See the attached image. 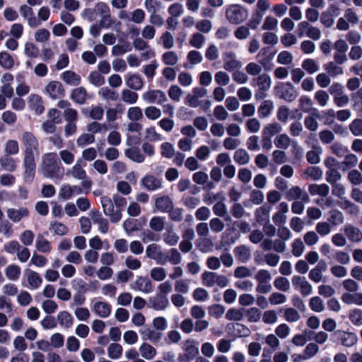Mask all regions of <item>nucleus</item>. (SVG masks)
Wrapping results in <instances>:
<instances>
[{"label": "nucleus", "mask_w": 362, "mask_h": 362, "mask_svg": "<svg viewBox=\"0 0 362 362\" xmlns=\"http://www.w3.org/2000/svg\"><path fill=\"white\" fill-rule=\"evenodd\" d=\"M59 164L56 153L45 154L42 165L44 175L49 178L58 177L59 169H64Z\"/></svg>", "instance_id": "obj_1"}, {"label": "nucleus", "mask_w": 362, "mask_h": 362, "mask_svg": "<svg viewBox=\"0 0 362 362\" xmlns=\"http://www.w3.org/2000/svg\"><path fill=\"white\" fill-rule=\"evenodd\" d=\"M226 16L231 24L238 25L247 19L248 11L241 5L232 4L226 9Z\"/></svg>", "instance_id": "obj_2"}, {"label": "nucleus", "mask_w": 362, "mask_h": 362, "mask_svg": "<svg viewBox=\"0 0 362 362\" xmlns=\"http://www.w3.org/2000/svg\"><path fill=\"white\" fill-rule=\"evenodd\" d=\"M276 97L291 103L294 101L298 95L296 90L291 83H279L274 88Z\"/></svg>", "instance_id": "obj_3"}, {"label": "nucleus", "mask_w": 362, "mask_h": 362, "mask_svg": "<svg viewBox=\"0 0 362 362\" xmlns=\"http://www.w3.org/2000/svg\"><path fill=\"white\" fill-rule=\"evenodd\" d=\"M22 142L25 146L24 158H35V153L38 152L39 143L34 134L30 132H23Z\"/></svg>", "instance_id": "obj_4"}, {"label": "nucleus", "mask_w": 362, "mask_h": 362, "mask_svg": "<svg viewBox=\"0 0 362 362\" xmlns=\"http://www.w3.org/2000/svg\"><path fill=\"white\" fill-rule=\"evenodd\" d=\"M100 202L104 214L110 217L112 223H117L121 220L122 212L120 210H114L113 199L107 196H104L100 198Z\"/></svg>", "instance_id": "obj_5"}, {"label": "nucleus", "mask_w": 362, "mask_h": 362, "mask_svg": "<svg viewBox=\"0 0 362 362\" xmlns=\"http://www.w3.org/2000/svg\"><path fill=\"white\" fill-rule=\"evenodd\" d=\"M23 166L25 169L23 173L24 181L26 183H32L34 180L36 170L35 158H24Z\"/></svg>", "instance_id": "obj_6"}, {"label": "nucleus", "mask_w": 362, "mask_h": 362, "mask_svg": "<svg viewBox=\"0 0 362 362\" xmlns=\"http://www.w3.org/2000/svg\"><path fill=\"white\" fill-rule=\"evenodd\" d=\"M333 336L341 341V344L346 347H351L357 342V336L354 332H346L343 330H336Z\"/></svg>", "instance_id": "obj_7"}, {"label": "nucleus", "mask_w": 362, "mask_h": 362, "mask_svg": "<svg viewBox=\"0 0 362 362\" xmlns=\"http://www.w3.org/2000/svg\"><path fill=\"white\" fill-rule=\"evenodd\" d=\"M141 185L148 191H155L162 187V180L153 175H146L141 180Z\"/></svg>", "instance_id": "obj_8"}, {"label": "nucleus", "mask_w": 362, "mask_h": 362, "mask_svg": "<svg viewBox=\"0 0 362 362\" xmlns=\"http://www.w3.org/2000/svg\"><path fill=\"white\" fill-rule=\"evenodd\" d=\"M46 91L52 99L64 97L65 92L62 84L56 81H52L47 84Z\"/></svg>", "instance_id": "obj_9"}, {"label": "nucleus", "mask_w": 362, "mask_h": 362, "mask_svg": "<svg viewBox=\"0 0 362 362\" xmlns=\"http://www.w3.org/2000/svg\"><path fill=\"white\" fill-rule=\"evenodd\" d=\"M239 237L240 234L238 232L235 231V228L227 229L225 233H223L221 241V246L218 247L217 249H221V247L235 243Z\"/></svg>", "instance_id": "obj_10"}, {"label": "nucleus", "mask_w": 362, "mask_h": 362, "mask_svg": "<svg viewBox=\"0 0 362 362\" xmlns=\"http://www.w3.org/2000/svg\"><path fill=\"white\" fill-rule=\"evenodd\" d=\"M29 107L32 110H34L35 114L40 115L45 111L43 105V100L42 98L35 94H32L29 96L28 100Z\"/></svg>", "instance_id": "obj_11"}, {"label": "nucleus", "mask_w": 362, "mask_h": 362, "mask_svg": "<svg viewBox=\"0 0 362 362\" xmlns=\"http://www.w3.org/2000/svg\"><path fill=\"white\" fill-rule=\"evenodd\" d=\"M155 205L158 211L167 213L172 209L173 203L169 196L163 195L156 199Z\"/></svg>", "instance_id": "obj_12"}, {"label": "nucleus", "mask_w": 362, "mask_h": 362, "mask_svg": "<svg viewBox=\"0 0 362 362\" xmlns=\"http://www.w3.org/2000/svg\"><path fill=\"white\" fill-rule=\"evenodd\" d=\"M150 303L154 310H162L168 306L169 301L166 296L157 294L154 298H150Z\"/></svg>", "instance_id": "obj_13"}, {"label": "nucleus", "mask_w": 362, "mask_h": 362, "mask_svg": "<svg viewBox=\"0 0 362 362\" xmlns=\"http://www.w3.org/2000/svg\"><path fill=\"white\" fill-rule=\"evenodd\" d=\"M29 215V211L27 208L21 207L19 209L13 208L7 210L8 217L15 223L21 221V220Z\"/></svg>", "instance_id": "obj_14"}, {"label": "nucleus", "mask_w": 362, "mask_h": 362, "mask_svg": "<svg viewBox=\"0 0 362 362\" xmlns=\"http://www.w3.org/2000/svg\"><path fill=\"white\" fill-rule=\"evenodd\" d=\"M95 313L100 317L105 318L111 313V305L107 302H97L93 306Z\"/></svg>", "instance_id": "obj_15"}, {"label": "nucleus", "mask_w": 362, "mask_h": 362, "mask_svg": "<svg viewBox=\"0 0 362 362\" xmlns=\"http://www.w3.org/2000/svg\"><path fill=\"white\" fill-rule=\"evenodd\" d=\"M87 98V91L85 88L79 87L74 89L71 94V99L78 104H84Z\"/></svg>", "instance_id": "obj_16"}, {"label": "nucleus", "mask_w": 362, "mask_h": 362, "mask_svg": "<svg viewBox=\"0 0 362 362\" xmlns=\"http://www.w3.org/2000/svg\"><path fill=\"white\" fill-rule=\"evenodd\" d=\"M135 284L137 289L142 292L148 293L152 291V283L148 277H144L141 276H138L135 281Z\"/></svg>", "instance_id": "obj_17"}, {"label": "nucleus", "mask_w": 362, "mask_h": 362, "mask_svg": "<svg viewBox=\"0 0 362 362\" xmlns=\"http://www.w3.org/2000/svg\"><path fill=\"white\" fill-rule=\"evenodd\" d=\"M125 156L130 160L141 163L145 160V156L141 153L138 147H132L125 150Z\"/></svg>", "instance_id": "obj_18"}, {"label": "nucleus", "mask_w": 362, "mask_h": 362, "mask_svg": "<svg viewBox=\"0 0 362 362\" xmlns=\"http://www.w3.org/2000/svg\"><path fill=\"white\" fill-rule=\"evenodd\" d=\"M62 80L67 84L78 86L81 83V76L73 71H65L62 74Z\"/></svg>", "instance_id": "obj_19"}, {"label": "nucleus", "mask_w": 362, "mask_h": 362, "mask_svg": "<svg viewBox=\"0 0 362 362\" xmlns=\"http://www.w3.org/2000/svg\"><path fill=\"white\" fill-rule=\"evenodd\" d=\"M344 231L347 238L352 242H360L362 240L361 231L353 226H346Z\"/></svg>", "instance_id": "obj_20"}, {"label": "nucleus", "mask_w": 362, "mask_h": 362, "mask_svg": "<svg viewBox=\"0 0 362 362\" xmlns=\"http://www.w3.org/2000/svg\"><path fill=\"white\" fill-rule=\"evenodd\" d=\"M341 300L346 304H356L362 305V293H355L351 294L349 293H344L341 296Z\"/></svg>", "instance_id": "obj_21"}, {"label": "nucleus", "mask_w": 362, "mask_h": 362, "mask_svg": "<svg viewBox=\"0 0 362 362\" xmlns=\"http://www.w3.org/2000/svg\"><path fill=\"white\" fill-rule=\"evenodd\" d=\"M270 209L271 206H267L265 205L257 209L255 211V218L257 221L261 224L263 222L269 223V213Z\"/></svg>", "instance_id": "obj_22"}, {"label": "nucleus", "mask_w": 362, "mask_h": 362, "mask_svg": "<svg viewBox=\"0 0 362 362\" xmlns=\"http://www.w3.org/2000/svg\"><path fill=\"white\" fill-rule=\"evenodd\" d=\"M127 85L133 90H139L143 86V80L139 74H134L128 77Z\"/></svg>", "instance_id": "obj_23"}, {"label": "nucleus", "mask_w": 362, "mask_h": 362, "mask_svg": "<svg viewBox=\"0 0 362 362\" xmlns=\"http://www.w3.org/2000/svg\"><path fill=\"white\" fill-rule=\"evenodd\" d=\"M319 351V347L315 343L308 344L303 351V355H298L299 360H307L314 356Z\"/></svg>", "instance_id": "obj_24"}, {"label": "nucleus", "mask_w": 362, "mask_h": 362, "mask_svg": "<svg viewBox=\"0 0 362 362\" xmlns=\"http://www.w3.org/2000/svg\"><path fill=\"white\" fill-rule=\"evenodd\" d=\"M233 252L235 257L241 262H246L250 258L249 249L245 245L236 247Z\"/></svg>", "instance_id": "obj_25"}, {"label": "nucleus", "mask_w": 362, "mask_h": 362, "mask_svg": "<svg viewBox=\"0 0 362 362\" xmlns=\"http://www.w3.org/2000/svg\"><path fill=\"white\" fill-rule=\"evenodd\" d=\"M0 66L5 69H11L14 66L13 57L7 52H0Z\"/></svg>", "instance_id": "obj_26"}, {"label": "nucleus", "mask_w": 362, "mask_h": 362, "mask_svg": "<svg viewBox=\"0 0 362 362\" xmlns=\"http://www.w3.org/2000/svg\"><path fill=\"white\" fill-rule=\"evenodd\" d=\"M273 110V103L270 100H264L258 107V115L261 118L268 117Z\"/></svg>", "instance_id": "obj_27"}, {"label": "nucleus", "mask_w": 362, "mask_h": 362, "mask_svg": "<svg viewBox=\"0 0 362 362\" xmlns=\"http://www.w3.org/2000/svg\"><path fill=\"white\" fill-rule=\"evenodd\" d=\"M313 148L314 150L309 151L306 153V158L309 163L310 164H317L320 161V153L322 151V149L320 146H317L313 145Z\"/></svg>", "instance_id": "obj_28"}, {"label": "nucleus", "mask_w": 362, "mask_h": 362, "mask_svg": "<svg viewBox=\"0 0 362 362\" xmlns=\"http://www.w3.org/2000/svg\"><path fill=\"white\" fill-rule=\"evenodd\" d=\"M329 214V217L327 218V221L332 226H337L344 222V216L338 209H332Z\"/></svg>", "instance_id": "obj_29"}, {"label": "nucleus", "mask_w": 362, "mask_h": 362, "mask_svg": "<svg viewBox=\"0 0 362 362\" xmlns=\"http://www.w3.org/2000/svg\"><path fill=\"white\" fill-rule=\"evenodd\" d=\"M281 132V127L279 123L274 122L266 125L262 130V135L272 137Z\"/></svg>", "instance_id": "obj_30"}, {"label": "nucleus", "mask_w": 362, "mask_h": 362, "mask_svg": "<svg viewBox=\"0 0 362 362\" xmlns=\"http://www.w3.org/2000/svg\"><path fill=\"white\" fill-rule=\"evenodd\" d=\"M184 350L187 356L189 357V361L193 360L199 354V349L194 344V341L192 339H187L185 341Z\"/></svg>", "instance_id": "obj_31"}, {"label": "nucleus", "mask_w": 362, "mask_h": 362, "mask_svg": "<svg viewBox=\"0 0 362 362\" xmlns=\"http://www.w3.org/2000/svg\"><path fill=\"white\" fill-rule=\"evenodd\" d=\"M226 56L227 57L230 58L231 59L230 61H226V57H223V60L225 62L224 63V69L228 71H231L235 69H238L240 66V63L235 60V54L233 52H228L226 54Z\"/></svg>", "instance_id": "obj_32"}, {"label": "nucleus", "mask_w": 362, "mask_h": 362, "mask_svg": "<svg viewBox=\"0 0 362 362\" xmlns=\"http://www.w3.org/2000/svg\"><path fill=\"white\" fill-rule=\"evenodd\" d=\"M257 85L260 90L267 91L270 88L272 81L270 76L267 74L259 75L257 79Z\"/></svg>", "instance_id": "obj_33"}, {"label": "nucleus", "mask_w": 362, "mask_h": 362, "mask_svg": "<svg viewBox=\"0 0 362 362\" xmlns=\"http://www.w3.org/2000/svg\"><path fill=\"white\" fill-rule=\"evenodd\" d=\"M140 352L142 357L148 360L153 358L156 354L155 348L148 343H143L141 344Z\"/></svg>", "instance_id": "obj_34"}, {"label": "nucleus", "mask_w": 362, "mask_h": 362, "mask_svg": "<svg viewBox=\"0 0 362 362\" xmlns=\"http://www.w3.org/2000/svg\"><path fill=\"white\" fill-rule=\"evenodd\" d=\"M234 160L240 165L247 164L250 160V156L243 148L236 150L233 156Z\"/></svg>", "instance_id": "obj_35"}, {"label": "nucleus", "mask_w": 362, "mask_h": 362, "mask_svg": "<svg viewBox=\"0 0 362 362\" xmlns=\"http://www.w3.org/2000/svg\"><path fill=\"white\" fill-rule=\"evenodd\" d=\"M122 346L117 343L111 344L107 349L108 356L112 359L119 358L122 355Z\"/></svg>", "instance_id": "obj_36"}, {"label": "nucleus", "mask_w": 362, "mask_h": 362, "mask_svg": "<svg viewBox=\"0 0 362 362\" xmlns=\"http://www.w3.org/2000/svg\"><path fill=\"white\" fill-rule=\"evenodd\" d=\"M6 277L12 281L17 280L21 275V268L16 264L8 266L5 271Z\"/></svg>", "instance_id": "obj_37"}, {"label": "nucleus", "mask_w": 362, "mask_h": 362, "mask_svg": "<svg viewBox=\"0 0 362 362\" xmlns=\"http://www.w3.org/2000/svg\"><path fill=\"white\" fill-rule=\"evenodd\" d=\"M59 324L69 328L73 325V317L67 311H62L57 315Z\"/></svg>", "instance_id": "obj_38"}, {"label": "nucleus", "mask_w": 362, "mask_h": 362, "mask_svg": "<svg viewBox=\"0 0 362 362\" xmlns=\"http://www.w3.org/2000/svg\"><path fill=\"white\" fill-rule=\"evenodd\" d=\"M243 312H245V308H240L239 310L230 308L226 314V318L231 321H240L243 317Z\"/></svg>", "instance_id": "obj_39"}, {"label": "nucleus", "mask_w": 362, "mask_h": 362, "mask_svg": "<svg viewBox=\"0 0 362 362\" xmlns=\"http://www.w3.org/2000/svg\"><path fill=\"white\" fill-rule=\"evenodd\" d=\"M349 320L356 326L362 325V310L354 308L349 311Z\"/></svg>", "instance_id": "obj_40"}, {"label": "nucleus", "mask_w": 362, "mask_h": 362, "mask_svg": "<svg viewBox=\"0 0 362 362\" xmlns=\"http://www.w3.org/2000/svg\"><path fill=\"white\" fill-rule=\"evenodd\" d=\"M95 9V12L98 14L103 15V21L100 22L101 25H103L104 21L110 18V8L105 3L99 2L96 4Z\"/></svg>", "instance_id": "obj_41"}, {"label": "nucleus", "mask_w": 362, "mask_h": 362, "mask_svg": "<svg viewBox=\"0 0 362 362\" xmlns=\"http://www.w3.org/2000/svg\"><path fill=\"white\" fill-rule=\"evenodd\" d=\"M1 165L10 172L15 170L16 165L15 160L9 156V155H5L0 158Z\"/></svg>", "instance_id": "obj_42"}, {"label": "nucleus", "mask_w": 362, "mask_h": 362, "mask_svg": "<svg viewBox=\"0 0 362 362\" xmlns=\"http://www.w3.org/2000/svg\"><path fill=\"white\" fill-rule=\"evenodd\" d=\"M138 94L129 89H124L122 92V100L128 104H134L138 100Z\"/></svg>", "instance_id": "obj_43"}, {"label": "nucleus", "mask_w": 362, "mask_h": 362, "mask_svg": "<svg viewBox=\"0 0 362 362\" xmlns=\"http://www.w3.org/2000/svg\"><path fill=\"white\" fill-rule=\"evenodd\" d=\"M276 53V51L274 50L272 52H270L266 57L258 59V62L264 67L265 71H269L273 69L274 64L271 62V61L273 59Z\"/></svg>", "instance_id": "obj_44"}, {"label": "nucleus", "mask_w": 362, "mask_h": 362, "mask_svg": "<svg viewBox=\"0 0 362 362\" xmlns=\"http://www.w3.org/2000/svg\"><path fill=\"white\" fill-rule=\"evenodd\" d=\"M245 312L247 317V320L250 322H257L261 318V315H262L261 311L255 307L250 308L247 310L245 309Z\"/></svg>", "instance_id": "obj_45"}, {"label": "nucleus", "mask_w": 362, "mask_h": 362, "mask_svg": "<svg viewBox=\"0 0 362 362\" xmlns=\"http://www.w3.org/2000/svg\"><path fill=\"white\" fill-rule=\"evenodd\" d=\"M36 248L38 251L44 253L50 252L52 247L50 243L43 236L38 237L36 240Z\"/></svg>", "instance_id": "obj_46"}, {"label": "nucleus", "mask_w": 362, "mask_h": 362, "mask_svg": "<svg viewBox=\"0 0 362 362\" xmlns=\"http://www.w3.org/2000/svg\"><path fill=\"white\" fill-rule=\"evenodd\" d=\"M290 138L286 134H282L276 137L274 144L277 148L286 149L290 144Z\"/></svg>", "instance_id": "obj_47"}, {"label": "nucleus", "mask_w": 362, "mask_h": 362, "mask_svg": "<svg viewBox=\"0 0 362 362\" xmlns=\"http://www.w3.org/2000/svg\"><path fill=\"white\" fill-rule=\"evenodd\" d=\"M50 229L58 235H64L69 232V228L65 224L57 221L51 223Z\"/></svg>", "instance_id": "obj_48"}, {"label": "nucleus", "mask_w": 362, "mask_h": 362, "mask_svg": "<svg viewBox=\"0 0 362 362\" xmlns=\"http://www.w3.org/2000/svg\"><path fill=\"white\" fill-rule=\"evenodd\" d=\"M309 306L313 311L317 313L322 312L324 310L322 300L318 296H315L310 298Z\"/></svg>", "instance_id": "obj_49"}, {"label": "nucleus", "mask_w": 362, "mask_h": 362, "mask_svg": "<svg viewBox=\"0 0 362 362\" xmlns=\"http://www.w3.org/2000/svg\"><path fill=\"white\" fill-rule=\"evenodd\" d=\"M163 62L166 65L173 66L177 64L178 61L177 56L175 52L168 51L163 54Z\"/></svg>", "instance_id": "obj_50"}, {"label": "nucleus", "mask_w": 362, "mask_h": 362, "mask_svg": "<svg viewBox=\"0 0 362 362\" xmlns=\"http://www.w3.org/2000/svg\"><path fill=\"white\" fill-rule=\"evenodd\" d=\"M349 129L354 136H362V119H354L349 124Z\"/></svg>", "instance_id": "obj_51"}, {"label": "nucleus", "mask_w": 362, "mask_h": 362, "mask_svg": "<svg viewBox=\"0 0 362 362\" xmlns=\"http://www.w3.org/2000/svg\"><path fill=\"white\" fill-rule=\"evenodd\" d=\"M28 280L30 285L33 288H37L42 284V279L40 276L39 274L34 271H30L28 276Z\"/></svg>", "instance_id": "obj_52"}, {"label": "nucleus", "mask_w": 362, "mask_h": 362, "mask_svg": "<svg viewBox=\"0 0 362 362\" xmlns=\"http://www.w3.org/2000/svg\"><path fill=\"white\" fill-rule=\"evenodd\" d=\"M262 16L263 14L261 12L255 11L252 13L251 19L247 23V26L252 30H255L257 25L261 23Z\"/></svg>", "instance_id": "obj_53"}, {"label": "nucleus", "mask_w": 362, "mask_h": 362, "mask_svg": "<svg viewBox=\"0 0 362 362\" xmlns=\"http://www.w3.org/2000/svg\"><path fill=\"white\" fill-rule=\"evenodd\" d=\"M123 227L127 232H134L139 230L141 225L136 219H127L124 221Z\"/></svg>", "instance_id": "obj_54"}, {"label": "nucleus", "mask_w": 362, "mask_h": 362, "mask_svg": "<svg viewBox=\"0 0 362 362\" xmlns=\"http://www.w3.org/2000/svg\"><path fill=\"white\" fill-rule=\"evenodd\" d=\"M302 67L310 74L318 70V66L313 59H305L302 63Z\"/></svg>", "instance_id": "obj_55"}, {"label": "nucleus", "mask_w": 362, "mask_h": 362, "mask_svg": "<svg viewBox=\"0 0 362 362\" xmlns=\"http://www.w3.org/2000/svg\"><path fill=\"white\" fill-rule=\"evenodd\" d=\"M274 285L275 288L281 291H287L290 288L288 280L282 276L277 277L274 282Z\"/></svg>", "instance_id": "obj_56"}, {"label": "nucleus", "mask_w": 362, "mask_h": 362, "mask_svg": "<svg viewBox=\"0 0 362 362\" xmlns=\"http://www.w3.org/2000/svg\"><path fill=\"white\" fill-rule=\"evenodd\" d=\"M149 225L153 230L161 231L164 228V219L160 216H154L151 219Z\"/></svg>", "instance_id": "obj_57"}, {"label": "nucleus", "mask_w": 362, "mask_h": 362, "mask_svg": "<svg viewBox=\"0 0 362 362\" xmlns=\"http://www.w3.org/2000/svg\"><path fill=\"white\" fill-rule=\"evenodd\" d=\"M94 141L95 136L93 134L84 133L77 139L76 143L78 146H84L93 144Z\"/></svg>", "instance_id": "obj_58"}, {"label": "nucleus", "mask_w": 362, "mask_h": 362, "mask_svg": "<svg viewBox=\"0 0 362 362\" xmlns=\"http://www.w3.org/2000/svg\"><path fill=\"white\" fill-rule=\"evenodd\" d=\"M196 246L199 247L202 252H206L209 248L213 246V242L211 239L204 238L200 240H197L196 242Z\"/></svg>", "instance_id": "obj_59"}, {"label": "nucleus", "mask_w": 362, "mask_h": 362, "mask_svg": "<svg viewBox=\"0 0 362 362\" xmlns=\"http://www.w3.org/2000/svg\"><path fill=\"white\" fill-rule=\"evenodd\" d=\"M25 54L30 58H36L39 55V49L34 43L27 42L25 45Z\"/></svg>", "instance_id": "obj_60"}, {"label": "nucleus", "mask_w": 362, "mask_h": 362, "mask_svg": "<svg viewBox=\"0 0 362 362\" xmlns=\"http://www.w3.org/2000/svg\"><path fill=\"white\" fill-rule=\"evenodd\" d=\"M90 82L95 86H100L105 83L104 77L98 71L90 72L89 75Z\"/></svg>", "instance_id": "obj_61"}, {"label": "nucleus", "mask_w": 362, "mask_h": 362, "mask_svg": "<svg viewBox=\"0 0 362 362\" xmlns=\"http://www.w3.org/2000/svg\"><path fill=\"white\" fill-rule=\"evenodd\" d=\"M304 245L300 238L294 240L292 244V253L295 257H300L304 250Z\"/></svg>", "instance_id": "obj_62"}, {"label": "nucleus", "mask_w": 362, "mask_h": 362, "mask_svg": "<svg viewBox=\"0 0 362 362\" xmlns=\"http://www.w3.org/2000/svg\"><path fill=\"white\" fill-rule=\"evenodd\" d=\"M18 144L16 140H8L5 145L6 155H15L18 153Z\"/></svg>", "instance_id": "obj_63"}, {"label": "nucleus", "mask_w": 362, "mask_h": 362, "mask_svg": "<svg viewBox=\"0 0 362 362\" xmlns=\"http://www.w3.org/2000/svg\"><path fill=\"white\" fill-rule=\"evenodd\" d=\"M348 179L350 182L354 185H358L362 183V175L357 170H351L349 171Z\"/></svg>", "instance_id": "obj_64"}]
</instances>
